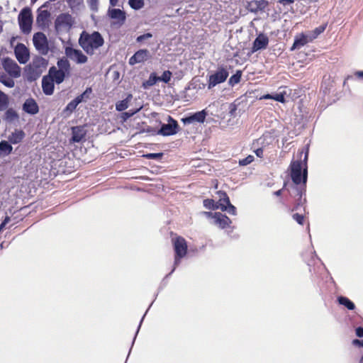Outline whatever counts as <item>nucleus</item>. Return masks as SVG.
Instances as JSON below:
<instances>
[{
  "instance_id": "f257e3e1",
  "label": "nucleus",
  "mask_w": 363,
  "mask_h": 363,
  "mask_svg": "<svg viewBox=\"0 0 363 363\" xmlns=\"http://www.w3.org/2000/svg\"><path fill=\"white\" fill-rule=\"evenodd\" d=\"M308 156V152L306 151L304 157V165L303 174L302 170V162L299 160L292 161L291 167V178L294 182L292 185L289 186L288 191L290 196L294 199V203L292 208H290L289 211L294 212L298 210V208L303 206L306 199H303V196L306 192V184L307 182V160Z\"/></svg>"
},
{
  "instance_id": "f03ea898",
  "label": "nucleus",
  "mask_w": 363,
  "mask_h": 363,
  "mask_svg": "<svg viewBox=\"0 0 363 363\" xmlns=\"http://www.w3.org/2000/svg\"><path fill=\"white\" fill-rule=\"evenodd\" d=\"M79 45L88 55H93L94 50L101 47L104 43L102 35L98 31L91 33L84 30L80 34Z\"/></svg>"
},
{
  "instance_id": "7ed1b4c3",
  "label": "nucleus",
  "mask_w": 363,
  "mask_h": 363,
  "mask_svg": "<svg viewBox=\"0 0 363 363\" xmlns=\"http://www.w3.org/2000/svg\"><path fill=\"white\" fill-rule=\"evenodd\" d=\"M57 65L58 69L55 66L50 67L48 76L53 79L55 83L60 84L69 75L71 66L67 58L65 57L58 60Z\"/></svg>"
},
{
  "instance_id": "20e7f679",
  "label": "nucleus",
  "mask_w": 363,
  "mask_h": 363,
  "mask_svg": "<svg viewBox=\"0 0 363 363\" xmlns=\"http://www.w3.org/2000/svg\"><path fill=\"white\" fill-rule=\"evenodd\" d=\"M174 237L172 238V244L174 251V265H178L181 259H183L188 252L187 242L184 238L177 235L173 233H171Z\"/></svg>"
},
{
  "instance_id": "39448f33",
  "label": "nucleus",
  "mask_w": 363,
  "mask_h": 363,
  "mask_svg": "<svg viewBox=\"0 0 363 363\" xmlns=\"http://www.w3.org/2000/svg\"><path fill=\"white\" fill-rule=\"evenodd\" d=\"M18 23L21 30L24 33H29L31 30L33 16L31 10L28 7L23 8L18 14Z\"/></svg>"
},
{
  "instance_id": "423d86ee",
  "label": "nucleus",
  "mask_w": 363,
  "mask_h": 363,
  "mask_svg": "<svg viewBox=\"0 0 363 363\" xmlns=\"http://www.w3.org/2000/svg\"><path fill=\"white\" fill-rule=\"evenodd\" d=\"M229 73L228 70L223 67H218L216 72L209 76L208 80V89H211L217 84L224 82L228 77Z\"/></svg>"
},
{
  "instance_id": "0eeeda50",
  "label": "nucleus",
  "mask_w": 363,
  "mask_h": 363,
  "mask_svg": "<svg viewBox=\"0 0 363 363\" xmlns=\"http://www.w3.org/2000/svg\"><path fill=\"white\" fill-rule=\"evenodd\" d=\"M169 123L162 124L157 133L163 136H169L175 135L179 132V126L176 120L169 116Z\"/></svg>"
},
{
  "instance_id": "6e6552de",
  "label": "nucleus",
  "mask_w": 363,
  "mask_h": 363,
  "mask_svg": "<svg viewBox=\"0 0 363 363\" xmlns=\"http://www.w3.org/2000/svg\"><path fill=\"white\" fill-rule=\"evenodd\" d=\"M65 52L67 57L74 60L77 64H84L88 60V57L80 50H77L72 47H66Z\"/></svg>"
},
{
  "instance_id": "1a4fd4ad",
  "label": "nucleus",
  "mask_w": 363,
  "mask_h": 363,
  "mask_svg": "<svg viewBox=\"0 0 363 363\" xmlns=\"http://www.w3.org/2000/svg\"><path fill=\"white\" fill-rule=\"evenodd\" d=\"M2 65L4 70L11 77L17 78L21 76V68L14 60L10 58H5Z\"/></svg>"
},
{
  "instance_id": "9d476101",
  "label": "nucleus",
  "mask_w": 363,
  "mask_h": 363,
  "mask_svg": "<svg viewBox=\"0 0 363 363\" xmlns=\"http://www.w3.org/2000/svg\"><path fill=\"white\" fill-rule=\"evenodd\" d=\"M208 216H211L214 218L215 224L218 225L221 229H224L231 224V220L225 214L220 212L212 213L211 212L206 213Z\"/></svg>"
},
{
  "instance_id": "9b49d317",
  "label": "nucleus",
  "mask_w": 363,
  "mask_h": 363,
  "mask_svg": "<svg viewBox=\"0 0 363 363\" xmlns=\"http://www.w3.org/2000/svg\"><path fill=\"white\" fill-rule=\"evenodd\" d=\"M268 6L269 2L267 0H252L247 2L246 9L252 13H257L264 11Z\"/></svg>"
},
{
  "instance_id": "f8f14e48",
  "label": "nucleus",
  "mask_w": 363,
  "mask_h": 363,
  "mask_svg": "<svg viewBox=\"0 0 363 363\" xmlns=\"http://www.w3.org/2000/svg\"><path fill=\"white\" fill-rule=\"evenodd\" d=\"M33 41L38 50L45 51L48 50V40L43 33L38 32L35 33Z\"/></svg>"
},
{
  "instance_id": "ddd939ff",
  "label": "nucleus",
  "mask_w": 363,
  "mask_h": 363,
  "mask_svg": "<svg viewBox=\"0 0 363 363\" xmlns=\"http://www.w3.org/2000/svg\"><path fill=\"white\" fill-rule=\"evenodd\" d=\"M15 55L16 59L21 64H25L29 60L28 50L23 44H19L16 46L15 49Z\"/></svg>"
},
{
  "instance_id": "4468645a",
  "label": "nucleus",
  "mask_w": 363,
  "mask_h": 363,
  "mask_svg": "<svg viewBox=\"0 0 363 363\" xmlns=\"http://www.w3.org/2000/svg\"><path fill=\"white\" fill-rule=\"evenodd\" d=\"M108 16L111 18L116 20V23L120 26L123 25L126 19V15L125 11L120 9H109Z\"/></svg>"
},
{
  "instance_id": "2eb2a0df",
  "label": "nucleus",
  "mask_w": 363,
  "mask_h": 363,
  "mask_svg": "<svg viewBox=\"0 0 363 363\" xmlns=\"http://www.w3.org/2000/svg\"><path fill=\"white\" fill-rule=\"evenodd\" d=\"M269 43V38L264 34H259L254 40L252 47V52H255L261 49H265Z\"/></svg>"
},
{
  "instance_id": "dca6fc26",
  "label": "nucleus",
  "mask_w": 363,
  "mask_h": 363,
  "mask_svg": "<svg viewBox=\"0 0 363 363\" xmlns=\"http://www.w3.org/2000/svg\"><path fill=\"white\" fill-rule=\"evenodd\" d=\"M149 56V51L146 49H141L137 51L129 60L130 65H135L137 63L145 61Z\"/></svg>"
},
{
  "instance_id": "f3484780",
  "label": "nucleus",
  "mask_w": 363,
  "mask_h": 363,
  "mask_svg": "<svg viewBox=\"0 0 363 363\" xmlns=\"http://www.w3.org/2000/svg\"><path fill=\"white\" fill-rule=\"evenodd\" d=\"M72 134L71 142L79 143L85 138L86 131L84 126H74L72 128Z\"/></svg>"
},
{
  "instance_id": "a211bd4d",
  "label": "nucleus",
  "mask_w": 363,
  "mask_h": 363,
  "mask_svg": "<svg viewBox=\"0 0 363 363\" xmlns=\"http://www.w3.org/2000/svg\"><path fill=\"white\" fill-rule=\"evenodd\" d=\"M23 110L29 114L35 115L38 113L39 107L35 99L29 98L23 104Z\"/></svg>"
},
{
  "instance_id": "6ab92c4d",
  "label": "nucleus",
  "mask_w": 363,
  "mask_h": 363,
  "mask_svg": "<svg viewBox=\"0 0 363 363\" xmlns=\"http://www.w3.org/2000/svg\"><path fill=\"white\" fill-rule=\"evenodd\" d=\"M53 79L48 75H45L42 79V89L45 95H52L54 92L55 84Z\"/></svg>"
},
{
  "instance_id": "aec40b11",
  "label": "nucleus",
  "mask_w": 363,
  "mask_h": 363,
  "mask_svg": "<svg viewBox=\"0 0 363 363\" xmlns=\"http://www.w3.org/2000/svg\"><path fill=\"white\" fill-rule=\"evenodd\" d=\"M206 113L204 110L198 111L193 115L182 119L184 123H192L194 122L203 123L205 121Z\"/></svg>"
},
{
  "instance_id": "412c9836",
  "label": "nucleus",
  "mask_w": 363,
  "mask_h": 363,
  "mask_svg": "<svg viewBox=\"0 0 363 363\" xmlns=\"http://www.w3.org/2000/svg\"><path fill=\"white\" fill-rule=\"evenodd\" d=\"M50 16L48 11L38 9L36 22L39 26L44 27L48 25Z\"/></svg>"
},
{
  "instance_id": "4be33fe9",
  "label": "nucleus",
  "mask_w": 363,
  "mask_h": 363,
  "mask_svg": "<svg viewBox=\"0 0 363 363\" xmlns=\"http://www.w3.org/2000/svg\"><path fill=\"white\" fill-rule=\"evenodd\" d=\"M309 41V37L303 33H301L295 37L294 42L291 50H294L295 49H298L306 45Z\"/></svg>"
},
{
  "instance_id": "5701e85b",
  "label": "nucleus",
  "mask_w": 363,
  "mask_h": 363,
  "mask_svg": "<svg viewBox=\"0 0 363 363\" xmlns=\"http://www.w3.org/2000/svg\"><path fill=\"white\" fill-rule=\"evenodd\" d=\"M203 206L209 210L220 209L222 211H226V207L224 206H218L217 202L213 199H206L203 200Z\"/></svg>"
},
{
  "instance_id": "b1692460",
  "label": "nucleus",
  "mask_w": 363,
  "mask_h": 363,
  "mask_svg": "<svg viewBox=\"0 0 363 363\" xmlns=\"http://www.w3.org/2000/svg\"><path fill=\"white\" fill-rule=\"evenodd\" d=\"M25 137V133L23 130H16L9 137V140L12 144H18L21 143Z\"/></svg>"
},
{
  "instance_id": "393cba45",
  "label": "nucleus",
  "mask_w": 363,
  "mask_h": 363,
  "mask_svg": "<svg viewBox=\"0 0 363 363\" xmlns=\"http://www.w3.org/2000/svg\"><path fill=\"white\" fill-rule=\"evenodd\" d=\"M4 119L7 122L11 123L18 119L17 112L13 108H6Z\"/></svg>"
},
{
  "instance_id": "a878e982",
  "label": "nucleus",
  "mask_w": 363,
  "mask_h": 363,
  "mask_svg": "<svg viewBox=\"0 0 363 363\" xmlns=\"http://www.w3.org/2000/svg\"><path fill=\"white\" fill-rule=\"evenodd\" d=\"M157 82H159L158 77L155 72H152L150 74L148 79L143 82V87L144 89H148L155 85Z\"/></svg>"
},
{
  "instance_id": "bb28decb",
  "label": "nucleus",
  "mask_w": 363,
  "mask_h": 363,
  "mask_svg": "<svg viewBox=\"0 0 363 363\" xmlns=\"http://www.w3.org/2000/svg\"><path fill=\"white\" fill-rule=\"evenodd\" d=\"M82 96H77L75 99L72 100L65 107L64 111H68L69 113L73 112L77 106L82 102Z\"/></svg>"
},
{
  "instance_id": "cd10ccee",
  "label": "nucleus",
  "mask_w": 363,
  "mask_h": 363,
  "mask_svg": "<svg viewBox=\"0 0 363 363\" xmlns=\"http://www.w3.org/2000/svg\"><path fill=\"white\" fill-rule=\"evenodd\" d=\"M216 194L218 195L219 200L217 201L218 206H224L227 208L226 204L229 203L230 199L227 193L224 191H218Z\"/></svg>"
},
{
  "instance_id": "c85d7f7f",
  "label": "nucleus",
  "mask_w": 363,
  "mask_h": 363,
  "mask_svg": "<svg viewBox=\"0 0 363 363\" xmlns=\"http://www.w3.org/2000/svg\"><path fill=\"white\" fill-rule=\"evenodd\" d=\"M339 304L345 306L349 310H354L355 308L354 303L345 296H339L337 298Z\"/></svg>"
},
{
  "instance_id": "c756f323",
  "label": "nucleus",
  "mask_w": 363,
  "mask_h": 363,
  "mask_svg": "<svg viewBox=\"0 0 363 363\" xmlns=\"http://www.w3.org/2000/svg\"><path fill=\"white\" fill-rule=\"evenodd\" d=\"M9 105V97L4 91L0 90V111L6 110Z\"/></svg>"
},
{
  "instance_id": "7c9ffc66",
  "label": "nucleus",
  "mask_w": 363,
  "mask_h": 363,
  "mask_svg": "<svg viewBox=\"0 0 363 363\" xmlns=\"http://www.w3.org/2000/svg\"><path fill=\"white\" fill-rule=\"evenodd\" d=\"M132 98V95L129 94L126 99L119 101L116 104V110L118 111H123L125 110L128 107V102L130 101V99Z\"/></svg>"
},
{
  "instance_id": "2f4dec72",
  "label": "nucleus",
  "mask_w": 363,
  "mask_h": 363,
  "mask_svg": "<svg viewBox=\"0 0 363 363\" xmlns=\"http://www.w3.org/2000/svg\"><path fill=\"white\" fill-rule=\"evenodd\" d=\"M242 74V72L241 70H237L235 74H234L230 77L228 81L229 84L231 86H234L238 84L240 82Z\"/></svg>"
},
{
  "instance_id": "473e14b6",
  "label": "nucleus",
  "mask_w": 363,
  "mask_h": 363,
  "mask_svg": "<svg viewBox=\"0 0 363 363\" xmlns=\"http://www.w3.org/2000/svg\"><path fill=\"white\" fill-rule=\"evenodd\" d=\"M13 150L12 146L5 140L0 143V152H4L5 155H8L11 153Z\"/></svg>"
},
{
  "instance_id": "72a5a7b5",
  "label": "nucleus",
  "mask_w": 363,
  "mask_h": 363,
  "mask_svg": "<svg viewBox=\"0 0 363 363\" xmlns=\"http://www.w3.org/2000/svg\"><path fill=\"white\" fill-rule=\"evenodd\" d=\"M0 82H1L4 86L12 88L15 85V82L13 79L7 77L6 75L3 74L0 76Z\"/></svg>"
},
{
  "instance_id": "f704fd0d",
  "label": "nucleus",
  "mask_w": 363,
  "mask_h": 363,
  "mask_svg": "<svg viewBox=\"0 0 363 363\" xmlns=\"http://www.w3.org/2000/svg\"><path fill=\"white\" fill-rule=\"evenodd\" d=\"M128 4L132 9L139 10L144 6V0H128Z\"/></svg>"
},
{
  "instance_id": "c9c22d12",
  "label": "nucleus",
  "mask_w": 363,
  "mask_h": 363,
  "mask_svg": "<svg viewBox=\"0 0 363 363\" xmlns=\"http://www.w3.org/2000/svg\"><path fill=\"white\" fill-rule=\"evenodd\" d=\"M326 28V25L320 26L313 30V34L309 37V40L312 41L315 39L320 34L324 32Z\"/></svg>"
},
{
  "instance_id": "e433bc0d",
  "label": "nucleus",
  "mask_w": 363,
  "mask_h": 363,
  "mask_svg": "<svg viewBox=\"0 0 363 363\" xmlns=\"http://www.w3.org/2000/svg\"><path fill=\"white\" fill-rule=\"evenodd\" d=\"M259 140L261 141V145H262V147L257 148V150H255V155H257V157H259V158H263L264 157V140H265V138H260L259 139Z\"/></svg>"
},
{
  "instance_id": "4c0bfd02",
  "label": "nucleus",
  "mask_w": 363,
  "mask_h": 363,
  "mask_svg": "<svg viewBox=\"0 0 363 363\" xmlns=\"http://www.w3.org/2000/svg\"><path fill=\"white\" fill-rule=\"evenodd\" d=\"M172 75V74L169 70L164 71L161 77H158L159 81H162L167 84L171 80Z\"/></svg>"
},
{
  "instance_id": "58836bf2",
  "label": "nucleus",
  "mask_w": 363,
  "mask_h": 363,
  "mask_svg": "<svg viewBox=\"0 0 363 363\" xmlns=\"http://www.w3.org/2000/svg\"><path fill=\"white\" fill-rule=\"evenodd\" d=\"M292 218L295 220L299 225H303L305 222V216L303 214H300L298 213H295L292 215Z\"/></svg>"
},
{
  "instance_id": "ea45409f",
  "label": "nucleus",
  "mask_w": 363,
  "mask_h": 363,
  "mask_svg": "<svg viewBox=\"0 0 363 363\" xmlns=\"http://www.w3.org/2000/svg\"><path fill=\"white\" fill-rule=\"evenodd\" d=\"M254 161V157L252 155H248L246 157L240 160L239 164L240 166H246L247 164H250Z\"/></svg>"
},
{
  "instance_id": "a19ab883",
  "label": "nucleus",
  "mask_w": 363,
  "mask_h": 363,
  "mask_svg": "<svg viewBox=\"0 0 363 363\" xmlns=\"http://www.w3.org/2000/svg\"><path fill=\"white\" fill-rule=\"evenodd\" d=\"M71 19L72 17L69 14H62L58 17V20L61 23H65L67 24H69Z\"/></svg>"
},
{
  "instance_id": "79ce46f5",
  "label": "nucleus",
  "mask_w": 363,
  "mask_h": 363,
  "mask_svg": "<svg viewBox=\"0 0 363 363\" xmlns=\"http://www.w3.org/2000/svg\"><path fill=\"white\" fill-rule=\"evenodd\" d=\"M273 99L281 103H285L286 99L284 96V93H279L274 94Z\"/></svg>"
},
{
  "instance_id": "37998d69",
  "label": "nucleus",
  "mask_w": 363,
  "mask_h": 363,
  "mask_svg": "<svg viewBox=\"0 0 363 363\" xmlns=\"http://www.w3.org/2000/svg\"><path fill=\"white\" fill-rule=\"evenodd\" d=\"M152 37V34L150 33H145L143 35H139L137 38H136V41L138 43H142L145 40H147V39H149V38H151Z\"/></svg>"
},
{
  "instance_id": "c03bdc74",
  "label": "nucleus",
  "mask_w": 363,
  "mask_h": 363,
  "mask_svg": "<svg viewBox=\"0 0 363 363\" xmlns=\"http://www.w3.org/2000/svg\"><path fill=\"white\" fill-rule=\"evenodd\" d=\"M83 0H67V3L69 6L72 9L77 8L78 6H79L82 3Z\"/></svg>"
},
{
  "instance_id": "a18cd8bd",
  "label": "nucleus",
  "mask_w": 363,
  "mask_h": 363,
  "mask_svg": "<svg viewBox=\"0 0 363 363\" xmlns=\"http://www.w3.org/2000/svg\"><path fill=\"white\" fill-rule=\"evenodd\" d=\"M92 92V89L91 87H88L86 89V90L78 96H82V102L84 101L85 99H89V94Z\"/></svg>"
},
{
  "instance_id": "49530a36",
  "label": "nucleus",
  "mask_w": 363,
  "mask_h": 363,
  "mask_svg": "<svg viewBox=\"0 0 363 363\" xmlns=\"http://www.w3.org/2000/svg\"><path fill=\"white\" fill-rule=\"evenodd\" d=\"M227 210L225 211H228V213L231 215H236V208L230 203V201L229 203L226 204Z\"/></svg>"
},
{
  "instance_id": "de8ad7c7",
  "label": "nucleus",
  "mask_w": 363,
  "mask_h": 363,
  "mask_svg": "<svg viewBox=\"0 0 363 363\" xmlns=\"http://www.w3.org/2000/svg\"><path fill=\"white\" fill-rule=\"evenodd\" d=\"M162 156V153H150L146 155L148 159H157Z\"/></svg>"
},
{
  "instance_id": "09e8293b",
  "label": "nucleus",
  "mask_w": 363,
  "mask_h": 363,
  "mask_svg": "<svg viewBox=\"0 0 363 363\" xmlns=\"http://www.w3.org/2000/svg\"><path fill=\"white\" fill-rule=\"evenodd\" d=\"M352 345L359 347H363V340L354 339L352 340Z\"/></svg>"
},
{
  "instance_id": "8fccbe9b",
  "label": "nucleus",
  "mask_w": 363,
  "mask_h": 363,
  "mask_svg": "<svg viewBox=\"0 0 363 363\" xmlns=\"http://www.w3.org/2000/svg\"><path fill=\"white\" fill-rule=\"evenodd\" d=\"M45 60L43 58H40V59H38L37 61H34L33 62V65L35 67H38L40 66V64L41 63L42 65H44L45 64Z\"/></svg>"
},
{
  "instance_id": "3c124183",
  "label": "nucleus",
  "mask_w": 363,
  "mask_h": 363,
  "mask_svg": "<svg viewBox=\"0 0 363 363\" xmlns=\"http://www.w3.org/2000/svg\"><path fill=\"white\" fill-rule=\"evenodd\" d=\"M356 335L359 337H363V328L358 327L355 330Z\"/></svg>"
},
{
  "instance_id": "603ef678",
  "label": "nucleus",
  "mask_w": 363,
  "mask_h": 363,
  "mask_svg": "<svg viewBox=\"0 0 363 363\" xmlns=\"http://www.w3.org/2000/svg\"><path fill=\"white\" fill-rule=\"evenodd\" d=\"M89 2L92 9H95L96 8L98 0H89Z\"/></svg>"
},
{
  "instance_id": "864d4df0",
  "label": "nucleus",
  "mask_w": 363,
  "mask_h": 363,
  "mask_svg": "<svg viewBox=\"0 0 363 363\" xmlns=\"http://www.w3.org/2000/svg\"><path fill=\"white\" fill-rule=\"evenodd\" d=\"M279 2L284 6H286L287 4H293L294 0H279Z\"/></svg>"
},
{
  "instance_id": "5fc2aeb1",
  "label": "nucleus",
  "mask_w": 363,
  "mask_h": 363,
  "mask_svg": "<svg viewBox=\"0 0 363 363\" xmlns=\"http://www.w3.org/2000/svg\"><path fill=\"white\" fill-rule=\"evenodd\" d=\"M354 76L359 79H363V71H357L354 72Z\"/></svg>"
},
{
  "instance_id": "6e6d98bb",
  "label": "nucleus",
  "mask_w": 363,
  "mask_h": 363,
  "mask_svg": "<svg viewBox=\"0 0 363 363\" xmlns=\"http://www.w3.org/2000/svg\"><path fill=\"white\" fill-rule=\"evenodd\" d=\"M10 218L9 217L6 216L4 219V220L1 223L0 225V230L4 227V225L9 221Z\"/></svg>"
},
{
  "instance_id": "4d7b16f0",
  "label": "nucleus",
  "mask_w": 363,
  "mask_h": 363,
  "mask_svg": "<svg viewBox=\"0 0 363 363\" xmlns=\"http://www.w3.org/2000/svg\"><path fill=\"white\" fill-rule=\"evenodd\" d=\"M262 99H273V95L272 94H265L264 95Z\"/></svg>"
},
{
  "instance_id": "13d9d810",
  "label": "nucleus",
  "mask_w": 363,
  "mask_h": 363,
  "mask_svg": "<svg viewBox=\"0 0 363 363\" xmlns=\"http://www.w3.org/2000/svg\"><path fill=\"white\" fill-rule=\"evenodd\" d=\"M110 1V4L112 6H116L118 5V0H109Z\"/></svg>"
},
{
  "instance_id": "bf43d9fd",
  "label": "nucleus",
  "mask_w": 363,
  "mask_h": 363,
  "mask_svg": "<svg viewBox=\"0 0 363 363\" xmlns=\"http://www.w3.org/2000/svg\"><path fill=\"white\" fill-rule=\"evenodd\" d=\"M282 191H283V189H279L278 191H274V194L277 196H281V193H282Z\"/></svg>"
},
{
  "instance_id": "052dcab7",
  "label": "nucleus",
  "mask_w": 363,
  "mask_h": 363,
  "mask_svg": "<svg viewBox=\"0 0 363 363\" xmlns=\"http://www.w3.org/2000/svg\"><path fill=\"white\" fill-rule=\"evenodd\" d=\"M48 2L47 1V2H45V4H43V5L40 9H43V8H44V7H47V6H48Z\"/></svg>"
},
{
  "instance_id": "680f3d73",
  "label": "nucleus",
  "mask_w": 363,
  "mask_h": 363,
  "mask_svg": "<svg viewBox=\"0 0 363 363\" xmlns=\"http://www.w3.org/2000/svg\"><path fill=\"white\" fill-rule=\"evenodd\" d=\"M359 363H363V355L362 356V357L359 360Z\"/></svg>"
},
{
  "instance_id": "e2e57ef3",
  "label": "nucleus",
  "mask_w": 363,
  "mask_h": 363,
  "mask_svg": "<svg viewBox=\"0 0 363 363\" xmlns=\"http://www.w3.org/2000/svg\"><path fill=\"white\" fill-rule=\"evenodd\" d=\"M37 1H38V0H31V3H32V4H34V3H35Z\"/></svg>"
},
{
  "instance_id": "0e129e2a",
  "label": "nucleus",
  "mask_w": 363,
  "mask_h": 363,
  "mask_svg": "<svg viewBox=\"0 0 363 363\" xmlns=\"http://www.w3.org/2000/svg\"><path fill=\"white\" fill-rule=\"evenodd\" d=\"M302 154H303V152H300V158L301 157Z\"/></svg>"
},
{
  "instance_id": "69168bd1",
  "label": "nucleus",
  "mask_w": 363,
  "mask_h": 363,
  "mask_svg": "<svg viewBox=\"0 0 363 363\" xmlns=\"http://www.w3.org/2000/svg\"><path fill=\"white\" fill-rule=\"evenodd\" d=\"M50 1H55L56 0H49Z\"/></svg>"
},
{
  "instance_id": "338daca9",
  "label": "nucleus",
  "mask_w": 363,
  "mask_h": 363,
  "mask_svg": "<svg viewBox=\"0 0 363 363\" xmlns=\"http://www.w3.org/2000/svg\"><path fill=\"white\" fill-rule=\"evenodd\" d=\"M1 31V27L0 26V32Z\"/></svg>"
}]
</instances>
